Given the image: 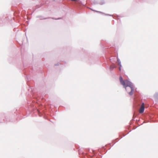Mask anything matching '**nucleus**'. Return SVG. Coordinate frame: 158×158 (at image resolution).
Masks as SVG:
<instances>
[{
	"instance_id": "obj_1",
	"label": "nucleus",
	"mask_w": 158,
	"mask_h": 158,
	"mask_svg": "<svg viewBox=\"0 0 158 158\" xmlns=\"http://www.w3.org/2000/svg\"><path fill=\"white\" fill-rule=\"evenodd\" d=\"M119 80L121 84L125 88L126 90L128 92L129 94L132 95L134 91V89L132 83L127 80H123L122 77H119Z\"/></svg>"
},
{
	"instance_id": "obj_2",
	"label": "nucleus",
	"mask_w": 158,
	"mask_h": 158,
	"mask_svg": "<svg viewBox=\"0 0 158 158\" xmlns=\"http://www.w3.org/2000/svg\"><path fill=\"white\" fill-rule=\"evenodd\" d=\"M144 109V103H142L141 107L139 110V112L140 113H142Z\"/></svg>"
},
{
	"instance_id": "obj_3",
	"label": "nucleus",
	"mask_w": 158,
	"mask_h": 158,
	"mask_svg": "<svg viewBox=\"0 0 158 158\" xmlns=\"http://www.w3.org/2000/svg\"><path fill=\"white\" fill-rule=\"evenodd\" d=\"M117 61H118V65L120 67H121V62H120V60L118 59H117Z\"/></svg>"
},
{
	"instance_id": "obj_4",
	"label": "nucleus",
	"mask_w": 158,
	"mask_h": 158,
	"mask_svg": "<svg viewBox=\"0 0 158 158\" xmlns=\"http://www.w3.org/2000/svg\"><path fill=\"white\" fill-rule=\"evenodd\" d=\"M120 67H120H120H119V70H121V68H120Z\"/></svg>"
}]
</instances>
